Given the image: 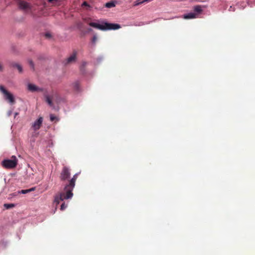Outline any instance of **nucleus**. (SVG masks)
<instances>
[{"label": "nucleus", "mask_w": 255, "mask_h": 255, "mask_svg": "<svg viewBox=\"0 0 255 255\" xmlns=\"http://www.w3.org/2000/svg\"><path fill=\"white\" fill-rule=\"evenodd\" d=\"M77 174H75L73 177L69 180L68 184H67L64 189V191L59 194L57 196H55L54 202L56 203V205L59 204L60 201H63L65 199H68L71 198L73 195L72 191L75 185V182L77 178Z\"/></svg>", "instance_id": "f257e3e1"}, {"label": "nucleus", "mask_w": 255, "mask_h": 255, "mask_svg": "<svg viewBox=\"0 0 255 255\" xmlns=\"http://www.w3.org/2000/svg\"><path fill=\"white\" fill-rule=\"evenodd\" d=\"M89 25L94 28H98L102 30H116L120 28L121 25L119 24L110 23L108 22H105L102 24L97 23L95 22H90Z\"/></svg>", "instance_id": "f03ea898"}, {"label": "nucleus", "mask_w": 255, "mask_h": 255, "mask_svg": "<svg viewBox=\"0 0 255 255\" xmlns=\"http://www.w3.org/2000/svg\"><path fill=\"white\" fill-rule=\"evenodd\" d=\"M11 159H4L1 162L2 166L6 169L15 168L17 164V159L15 156L11 157Z\"/></svg>", "instance_id": "7ed1b4c3"}, {"label": "nucleus", "mask_w": 255, "mask_h": 255, "mask_svg": "<svg viewBox=\"0 0 255 255\" xmlns=\"http://www.w3.org/2000/svg\"><path fill=\"white\" fill-rule=\"evenodd\" d=\"M0 91L4 94L5 99L9 103L11 104H14L15 103L13 95L5 90L3 86L1 85L0 86Z\"/></svg>", "instance_id": "20e7f679"}, {"label": "nucleus", "mask_w": 255, "mask_h": 255, "mask_svg": "<svg viewBox=\"0 0 255 255\" xmlns=\"http://www.w3.org/2000/svg\"><path fill=\"white\" fill-rule=\"evenodd\" d=\"M70 175L69 169L67 167L64 166L60 173V179L61 181H65L70 178Z\"/></svg>", "instance_id": "39448f33"}, {"label": "nucleus", "mask_w": 255, "mask_h": 255, "mask_svg": "<svg viewBox=\"0 0 255 255\" xmlns=\"http://www.w3.org/2000/svg\"><path fill=\"white\" fill-rule=\"evenodd\" d=\"M18 5L20 9L24 10L31 9L30 3L24 0H19L18 3Z\"/></svg>", "instance_id": "423d86ee"}, {"label": "nucleus", "mask_w": 255, "mask_h": 255, "mask_svg": "<svg viewBox=\"0 0 255 255\" xmlns=\"http://www.w3.org/2000/svg\"><path fill=\"white\" fill-rule=\"evenodd\" d=\"M43 118L42 117L39 118L36 121H35L32 125V128L33 130H37L39 129L41 126Z\"/></svg>", "instance_id": "0eeeda50"}, {"label": "nucleus", "mask_w": 255, "mask_h": 255, "mask_svg": "<svg viewBox=\"0 0 255 255\" xmlns=\"http://www.w3.org/2000/svg\"><path fill=\"white\" fill-rule=\"evenodd\" d=\"M28 89L29 91L31 92H42L43 91V89L42 88H39L36 85L32 84H29L28 85Z\"/></svg>", "instance_id": "6e6552de"}, {"label": "nucleus", "mask_w": 255, "mask_h": 255, "mask_svg": "<svg viewBox=\"0 0 255 255\" xmlns=\"http://www.w3.org/2000/svg\"><path fill=\"white\" fill-rule=\"evenodd\" d=\"M196 14L193 12H190L188 14H184L183 18L184 19H192L196 18Z\"/></svg>", "instance_id": "1a4fd4ad"}, {"label": "nucleus", "mask_w": 255, "mask_h": 255, "mask_svg": "<svg viewBox=\"0 0 255 255\" xmlns=\"http://www.w3.org/2000/svg\"><path fill=\"white\" fill-rule=\"evenodd\" d=\"M76 59V54L73 53L67 59V63H70L75 61Z\"/></svg>", "instance_id": "9d476101"}, {"label": "nucleus", "mask_w": 255, "mask_h": 255, "mask_svg": "<svg viewBox=\"0 0 255 255\" xmlns=\"http://www.w3.org/2000/svg\"><path fill=\"white\" fill-rule=\"evenodd\" d=\"M45 101L48 103V104L50 107L54 108V105H53V104L52 101V99L50 98V97L49 96L46 95L45 96Z\"/></svg>", "instance_id": "9b49d317"}, {"label": "nucleus", "mask_w": 255, "mask_h": 255, "mask_svg": "<svg viewBox=\"0 0 255 255\" xmlns=\"http://www.w3.org/2000/svg\"><path fill=\"white\" fill-rule=\"evenodd\" d=\"M73 89L75 91H80V83L78 81H76L73 84Z\"/></svg>", "instance_id": "f8f14e48"}, {"label": "nucleus", "mask_w": 255, "mask_h": 255, "mask_svg": "<svg viewBox=\"0 0 255 255\" xmlns=\"http://www.w3.org/2000/svg\"><path fill=\"white\" fill-rule=\"evenodd\" d=\"M11 65L12 67L16 68L19 73H21L22 72V68L19 64L13 63L11 64Z\"/></svg>", "instance_id": "ddd939ff"}, {"label": "nucleus", "mask_w": 255, "mask_h": 255, "mask_svg": "<svg viewBox=\"0 0 255 255\" xmlns=\"http://www.w3.org/2000/svg\"><path fill=\"white\" fill-rule=\"evenodd\" d=\"M116 6V3L115 2L113 1H111L108 2H107L105 4V7L107 8H112Z\"/></svg>", "instance_id": "4468645a"}, {"label": "nucleus", "mask_w": 255, "mask_h": 255, "mask_svg": "<svg viewBox=\"0 0 255 255\" xmlns=\"http://www.w3.org/2000/svg\"><path fill=\"white\" fill-rule=\"evenodd\" d=\"M194 10L195 12L200 13L202 11V7L200 5H196L194 7Z\"/></svg>", "instance_id": "2eb2a0df"}, {"label": "nucleus", "mask_w": 255, "mask_h": 255, "mask_svg": "<svg viewBox=\"0 0 255 255\" xmlns=\"http://www.w3.org/2000/svg\"><path fill=\"white\" fill-rule=\"evenodd\" d=\"M50 121L51 122H53L55 120H56V121H58V119L57 117H56V116H55L53 114H51L50 115Z\"/></svg>", "instance_id": "dca6fc26"}, {"label": "nucleus", "mask_w": 255, "mask_h": 255, "mask_svg": "<svg viewBox=\"0 0 255 255\" xmlns=\"http://www.w3.org/2000/svg\"><path fill=\"white\" fill-rule=\"evenodd\" d=\"M4 206L6 208V209H10L11 208H12L14 206V205L13 204H5L4 205Z\"/></svg>", "instance_id": "f3484780"}, {"label": "nucleus", "mask_w": 255, "mask_h": 255, "mask_svg": "<svg viewBox=\"0 0 255 255\" xmlns=\"http://www.w3.org/2000/svg\"><path fill=\"white\" fill-rule=\"evenodd\" d=\"M33 190V189H28V190H21L19 193H20L21 194H26V193L29 192L31 191H32Z\"/></svg>", "instance_id": "a211bd4d"}, {"label": "nucleus", "mask_w": 255, "mask_h": 255, "mask_svg": "<svg viewBox=\"0 0 255 255\" xmlns=\"http://www.w3.org/2000/svg\"><path fill=\"white\" fill-rule=\"evenodd\" d=\"M28 63H29V65L30 66L31 68L34 70V63L33 62H32V60H28Z\"/></svg>", "instance_id": "6ab92c4d"}, {"label": "nucleus", "mask_w": 255, "mask_h": 255, "mask_svg": "<svg viewBox=\"0 0 255 255\" xmlns=\"http://www.w3.org/2000/svg\"><path fill=\"white\" fill-rule=\"evenodd\" d=\"M97 36L94 35L92 39V42L93 43L95 44L96 43V42L97 41Z\"/></svg>", "instance_id": "aec40b11"}, {"label": "nucleus", "mask_w": 255, "mask_h": 255, "mask_svg": "<svg viewBox=\"0 0 255 255\" xmlns=\"http://www.w3.org/2000/svg\"><path fill=\"white\" fill-rule=\"evenodd\" d=\"M45 36L46 37V38L49 39V38H50L52 37V35H51V33L50 32H46L45 34Z\"/></svg>", "instance_id": "412c9836"}, {"label": "nucleus", "mask_w": 255, "mask_h": 255, "mask_svg": "<svg viewBox=\"0 0 255 255\" xmlns=\"http://www.w3.org/2000/svg\"><path fill=\"white\" fill-rule=\"evenodd\" d=\"M66 206L65 205V203H62V205H61V207H60V209L61 210L63 211L66 208Z\"/></svg>", "instance_id": "4be33fe9"}, {"label": "nucleus", "mask_w": 255, "mask_h": 255, "mask_svg": "<svg viewBox=\"0 0 255 255\" xmlns=\"http://www.w3.org/2000/svg\"><path fill=\"white\" fill-rule=\"evenodd\" d=\"M82 6L90 7V5L88 3L87 1H84L83 3H82Z\"/></svg>", "instance_id": "5701e85b"}, {"label": "nucleus", "mask_w": 255, "mask_h": 255, "mask_svg": "<svg viewBox=\"0 0 255 255\" xmlns=\"http://www.w3.org/2000/svg\"><path fill=\"white\" fill-rule=\"evenodd\" d=\"M86 64H87V63L85 62L83 63L82 67H81V71L83 70V68H84L85 66H86Z\"/></svg>", "instance_id": "b1692460"}, {"label": "nucleus", "mask_w": 255, "mask_h": 255, "mask_svg": "<svg viewBox=\"0 0 255 255\" xmlns=\"http://www.w3.org/2000/svg\"><path fill=\"white\" fill-rule=\"evenodd\" d=\"M137 0L138 1V2L139 3V4L143 3L144 2H146V1H144V0Z\"/></svg>", "instance_id": "393cba45"}, {"label": "nucleus", "mask_w": 255, "mask_h": 255, "mask_svg": "<svg viewBox=\"0 0 255 255\" xmlns=\"http://www.w3.org/2000/svg\"><path fill=\"white\" fill-rule=\"evenodd\" d=\"M139 5V3L138 2V1L136 0L134 2V6H137V5Z\"/></svg>", "instance_id": "a878e982"}, {"label": "nucleus", "mask_w": 255, "mask_h": 255, "mask_svg": "<svg viewBox=\"0 0 255 255\" xmlns=\"http://www.w3.org/2000/svg\"><path fill=\"white\" fill-rule=\"evenodd\" d=\"M58 0H48V1L50 3H53L54 1L57 2Z\"/></svg>", "instance_id": "bb28decb"}, {"label": "nucleus", "mask_w": 255, "mask_h": 255, "mask_svg": "<svg viewBox=\"0 0 255 255\" xmlns=\"http://www.w3.org/2000/svg\"><path fill=\"white\" fill-rule=\"evenodd\" d=\"M3 70V66L2 64L0 63V71H2Z\"/></svg>", "instance_id": "cd10ccee"}, {"label": "nucleus", "mask_w": 255, "mask_h": 255, "mask_svg": "<svg viewBox=\"0 0 255 255\" xmlns=\"http://www.w3.org/2000/svg\"><path fill=\"white\" fill-rule=\"evenodd\" d=\"M152 0H144V1H146V2H149L150 1H151Z\"/></svg>", "instance_id": "c85d7f7f"}, {"label": "nucleus", "mask_w": 255, "mask_h": 255, "mask_svg": "<svg viewBox=\"0 0 255 255\" xmlns=\"http://www.w3.org/2000/svg\"><path fill=\"white\" fill-rule=\"evenodd\" d=\"M18 113H15V114H14V118H15V117H16V116L17 115H18Z\"/></svg>", "instance_id": "c756f323"}]
</instances>
